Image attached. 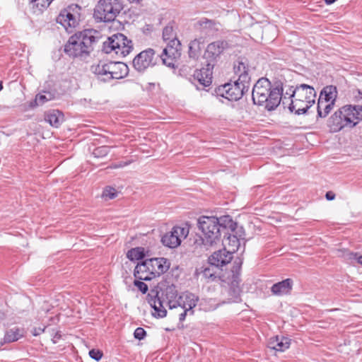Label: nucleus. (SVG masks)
<instances>
[{
    "label": "nucleus",
    "mask_w": 362,
    "mask_h": 362,
    "mask_svg": "<svg viewBox=\"0 0 362 362\" xmlns=\"http://www.w3.org/2000/svg\"><path fill=\"white\" fill-rule=\"evenodd\" d=\"M293 87L289 86L284 93L281 81H277L272 84L267 78H261L253 86L252 98L255 104L264 105L269 111L275 110L281 102L284 107L288 106L289 108L291 100L293 99Z\"/></svg>",
    "instance_id": "nucleus-1"
},
{
    "label": "nucleus",
    "mask_w": 362,
    "mask_h": 362,
    "mask_svg": "<svg viewBox=\"0 0 362 362\" xmlns=\"http://www.w3.org/2000/svg\"><path fill=\"white\" fill-rule=\"evenodd\" d=\"M361 120V105H345L328 118L327 125L330 132H338L345 127H355Z\"/></svg>",
    "instance_id": "nucleus-2"
},
{
    "label": "nucleus",
    "mask_w": 362,
    "mask_h": 362,
    "mask_svg": "<svg viewBox=\"0 0 362 362\" xmlns=\"http://www.w3.org/2000/svg\"><path fill=\"white\" fill-rule=\"evenodd\" d=\"M169 260L164 257L146 259L139 262L134 272L136 279L150 281L165 273L170 268Z\"/></svg>",
    "instance_id": "nucleus-3"
},
{
    "label": "nucleus",
    "mask_w": 362,
    "mask_h": 362,
    "mask_svg": "<svg viewBox=\"0 0 362 362\" xmlns=\"http://www.w3.org/2000/svg\"><path fill=\"white\" fill-rule=\"evenodd\" d=\"M64 52L74 58L87 60L90 53V29H85L71 35L64 46Z\"/></svg>",
    "instance_id": "nucleus-4"
},
{
    "label": "nucleus",
    "mask_w": 362,
    "mask_h": 362,
    "mask_svg": "<svg viewBox=\"0 0 362 362\" xmlns=\"http://www.w3.org/2000/svg\"><path fill=\"white\" fill-rule=\"evenodd\" d=\"M94 80L98 82H108L112 79L125 78L129 74V67L120 62L100 61L97 66L93 67Z\"/></svg>",
    "instance_id": "nucleus-5"
},
{
    "label": "nucleus",
    "mask_w": 362,
    "mask_h": 362,
    "mask_svg": "<svg viewBox=\"0 0 362 362\" xmlns=\"http://www.w3.org/2000/svg\"><path fill=\"white\" fill-rule=\"evenodd\" d=\"M293 99L289 104V110L296 115L305 113L315 103L316 91L308 85L300 84L296 86L293 92Z\"/></svg>",
    "instance_id": "nucleus-6"
},
{
    "label": "nucleus",
    "mask_w": 362,
    "mask_h": 362,
    "mask_svg": "<svg viewBox=\"0 0 362 362\" xmlns=\"http://www.w3.org/2000/svg\"><path fill=\"white\" fill-rule=\"evenodd\" d=\"M197 227L202 233V244L209 247L217 244L221 240V232L218 218L202 216L197 220Z\"/></svg>",
    "instance_id": "nucleus-7"
},
{
    "label": "nucleus",
    "mask_w": 362,
    "mask_h": 362,
    "mask_svg": "<svg viewBox=\"0 0 362 362\" xmlns=\"http://www.w3.org/2000/svg\"><path fill=\"white\" fill-rule=\"evenodd\" d=\"M133 42L124 34L117 33L109 37L103 42V51L107 54L115 53L119 57H124L133 50Z\"/></svg>",
    "instance_id": "nucleus-8"
},
{
    "label": "nucleus",
    "mask_w": 362,
    "mask_h": 362,
    "mask_svg": "<svg viewBox=\"0 0 362 362\" xmlns=\"http://www.w3.org/2000/svg\"><path fill=\"white\" fill-rule=\"evenodd\" d=\"M122 9L121 0H100L94 8L93 16L100 22H112Z\"/></svg>",
    "instance_id": "nucleus-9"
},
{
    "label": "nucleus",
    "mask_w": 362,
    "mask_h": 362,
    "mask_svg": "<svg viewBox=\"0 0 362 362\" xmlns=\"http://www.w3.org/2000/svg\"><path fill=\"white\" fill-rule=\"evenodd\" d=\"M250 85L243 83H240L235 81L233 83H227L220 86L215 89V93L217 96L225 98L228 100L237 101L240 99L245 92H247Z\"/></svg>",
    "instance_id": "nucleus-10"
},
{
    "label": "nucleus",
    "mask_w": 362,
    "mask_h": 362,
    "mask_svg": "<svg viewBox=\"0 0 362 362\" xmlns=\"http://www.w3.org/2000/svg\"><path fill=\"white\" fill-rule=\"evenodd\" d=\"M80 7L76 4H72L61 11L57 17V23L62 25L68 33H71L79 22L78 11Z\"/></svg>",
    "instance_id": "nucleus-11"
},
{
    "label": "nucleus",
    "mask_w": 362,
    "mask_h": 362,
    "mask_svg": "<svg viewBox=\"0 0 362 362\" xmlns=\"http://www.w3.org/2000/svg\"><path fill=\"white\" fill-rule=\"evenodd\" d=\"M159 62V53L152 48H148L139 53L133 59L134 68L139 72H144L148 68Z\"/></svg>",
    "instance_id": "nucleus-12"
},
{
    "label": "nucleus",
    "mask_w": 362,
    "mask_h": 362,
    "mask_svg": "<svg viewBox=\"0 0 362 362\" xmlns=\"http://www.w3.org/2000/svg\"><path fill=\"white\" fill-rule=\"evenodd\" d=\"M199 301V297L189 291L182 293L177 299L176 307L174 309H180L182 312L179 314V321L183 322L186 315H193L194 310Z\"/></svg>",
    "instance_id": "nucleus-13"
},
{
    "label": "nucleus",
    "mask_w": 362,
    "mask_h": 362,
    "mask_svg": "<svg viewBox=\"0 0 362 362\" xmlns=\"http://www.w3.org/2000/svg\"><path fill=\"white\" fill-rule=\"evenodd\" d=\"M173 45H168L162 51L161 54H159V62L166 66L170 69H175L177 66L175 63L177 59L180 57V46L181 44L178 40H174L171 41Z\"/></svg>",
    "instance_id": "nucleus-14"
},
{
    "label": "nucleus",
    "mask_w": 362,
    "mask_h": 362,
    "mask_svg": "<svg viewBox=\"0 0 362 362\" xmlns=\"http://www.w3.org/2000/svg\"><path fill=\"white\" fill-rule=\"evenodd\" d=\"M189 234V227L174 226L172 230L165 233L161 238L162 243L170 248H175L179 246L182 240L185 239Z\"/></svg>",
    "instance_id": "nucleus-15"
},
{
    "label": "nucleus",
    "mask_w": 362,
    "mask_h": 362,
    "mask_svg": "<svg viewBox=\"0 0 362 362\" xmlns=\"http://www.w3.org/2000/svg\"><path fill=\"white\" fill-rule=\"evenodd\" d=\"M229 47L226 40H216L209 43L205 50L204 57L206 59L207 64H212L214 67L217 59Z\"/></svg>",
    "instance_id": "nucleus-16"
},
{
    "label": "nucleus",
    "mask_w": 362,
    "mask_h": 362,
    "mask_svg": "<svg viewBox=\"0 0 362 362\" xmlns=\"http://www.w3.org/2000/svg\"><path fill=\"white\" fill-rule=\"evenodd\" d=\"M213 69L212 64H206L205 67L196 70L193 75L194 81L203 88L209 86L212 83Z\"/></svg>",
    "instance_id": "nucleus-17"
},
{
    "label": "nucleus",
    "mask_w": 362,
    "mask_h": 362,
    "mask_svg": "<svg viewBox=\"0 0 362 362\" xmlns=\"http://www.w3.org/2000/svg\"><path fill=\"white\" fill-rule=\"evenodd\" d=\"M233 69L235 74L238 76L237 81H239L240 83H243L250 85V77L248 74L249 67L246 59L238 58L234 62Z\"/></svg>",
    "instance_id": "nucleus-18"
},
{
    "label": "nucleus",
    "mask_w": 362,
    "mask_h": 362,
    "mask_svg": "<svg viewBox=\"0 0 362 362\" xmlns=\"http://www.w3.org/2000/svg\"><path fill=\"white\" fill-rule=\"evenodd\" d=\"M232 259L233 255L231 252L227 251L226 249L219 250L214 252L209 257V263L211 266L218 268L228 264Z\"/></svg>",
    "instance_id": "nucleus-19"
},
{
    "label": "nucleus",
    "mask_w": 362,
    "mask_h": 362,
    "mask_svg": "<svg viewBox=\"0 0 362 362\" xmlns=\"http://www.w3.org/2000/svg\"><path fill=\"white\" fill-rule=\"evenodd\" d=\"M293 281L291 279H286L277 282L271 288V292L273 295L280 296L291 293L293 288Z\"/></svg>",
    "instance_id": "nucleus-20"
},
{
    "label": "nucleus",
    "mask_w": 362,
    "mask_h": 362,
    "mask_svg": "<svg viewBox=\"0 0 362 362\" xmlns=\"http://www.w3.org/2000/svg\"><path fill=\"white\" fill-rule=\"evenodd\" d=\"M148 302L153 308L154 313L153 315L157 317H164L167 315V310L163 305V301L158 296V293L155 296L148 294L147 296Z\"/></svg>",
    "instance_id": "nucleus-21"
},
{
    "label": "nucleus",
    "mask_w": 362,
    "mask_h": 362,
    "mask_svg": "<svg viewBox=\"0 0 362 362\" xmlns=\"http://www.w3.org/2000/svg\"><path fill=\"white\" fill-rule=\"evenodd\" d=\"M240 279L238 274H233V279L230 282L228 293L232 302H238L240 300L241 288L240 286Z\"/></svg>",
    "instance_id": "nucleus-22"
},
{
    "label": "nucleus",
    "mask_w": 362,
    "mask_h": 362,
    "mask_svg": "<svg viewBox=\"0 0 362 362\" xmlns=\"http://www.w3.org/2000/svg\"><path fill=\"white\" fill-rule=\"evenodd\" d=\"M290 344L288 338L276 336L269 339L268 347L278 351H284L289 348Z\"/></svg>",
    "instance_id": "nucleus-23"
},
{
    "label": "nucleus",
    "mask_w": 362,
    "mask_h": 362,
    "mask_svg": "<svg viewBox=\"0 0 362 362\" xmlns=\"http://www.w3.org/2000/svg\"><path fill=\"white\" fill-rule=\"evenodd\" d=\"M338 95L337 88L335 86L329 85L325 86L320 91L318 99L325 102L336 103Z\"/></svg>",
    "instance_id": "nucleus-24"
},
{
    "label": "nucleus",
    "mask_w": 362,
    "mask_h": 362,
    "mask_svg": "<svg viewBox=\"0 0 362 362\" xmlns=\"http://www.w3.org/2000/svg\"><path fill=\"white\" fill-rule=\"evenodd\" d=\"M45 120L54 127H59L64 120L63 114L56 110H50L45 113Z\"/></svg>",
    "instance_id": "nucleus-25"
},
{
    "label": "nucleus",
    "mask_w": 362,
    "mask_h": 362,
    "mask_svg": "<svg viewBox=\"0 0 362 362\" xmlns=\"http://www.w3.org/2000/svg\"><path fill=\"white\" fill-rule=\"evenodd\" d=\"M204 40L202 37L192 40L189 44L188 54L192 59H197L201 54Z\"/></svg>",
    "instance_id": "nucleus-26"
},
{
    "label": "nucleus",
    "mask_w": 362,
    "mask_h": 362,
    "mask_svg": "<svg viewBox=\"0 0 362 362\" xmlns=\"http://www.w3.org/2000/svg\"><path fill=\"white\" fill-rule=\"evenodd\" d=\"M335 103L330 102H325L322 100L318 99L317 107V117L325 118L333 109Z\"/></svg>",
    "instance_id": "nucleus-27"
},
{
    "label": "nucleus",
    "mask_w": 362,
    "mask_h": 362,
    "mask_svg": "<svg viewBox=\"0 0 362 362\" xmlns=\"http://www.w3.org/2000/svg\"><path fill=\"white\" fill-rule=\"evenodd\" d=\"M164 295L167 300H168V305L170 310L174 309L176 307L177 303V290L175 285H170L166 287L164 291Z\"/></svg>",
    "instance_id": "nucleus-28"
},
{
    "label": "nucleus",
    "mask_w": 362,
    "mask_h": 362,
    "mask_svg": "<svg viewBox=\"0 0 362 362\" xmlns=\"http://www.w3.org/2000/svg\"><path fill=\"white\" fill-rule=\"evenodd\" d=\"M24 336L23 329L18 327H13L8 329L4 337V341L6 343L14 342L20 339Z\"/></svg>",
    "instance_id": "nucleus-29"
},
{
    "label": "nucleus",
    "mask_w": 362,
    "mask_h": 362,
    "mask_svg": "<svg viewBox=\"0 0 362 362\" xmlns=\"http://www.w3.org/2000/svg\"><path fill=\"white\" fill-rule=\"evenodd\" d=\"M219 231L221 233L224 230L229 228L230 230L234 231L237 227V224L234 222L230 216H222L218 218Z\"/></svg>",
    "instance_id": "nucleus-30"
},
{
    "label": "nucleus",
    "mask_w": 362,
    "mask_h": 362,
    "mask_svg": "<svg viewBox=\"0 0 362 362\" xmlns=\"http://www.w3.org/2000/svg\"><path fill=\"white\" fill-rule=\"evenodd\" d=\"M215 269L216 268L214 266H211L210 264L209 267L197 269L196 273L197 274H202L204 279L212 281L216 279V272L215 271Z\"/></svg>",
    "instance_id": "nucleus-31"
},
{
    "label": "nucleus",
    "mask_w": 362,
    "mask_h": 362,
    "mask_svg": "<svg viewBox=\"0 0 362 362\" xmlns=\"http://www.w3.org/2000/svg\"><path fill=\"white\" fill-rule=\"evenodd\" d=\"M145 256V250L141 247L132 248L127 254V258L131 261L142 259Z\"/></svg>",
    "instance_id": "nucleus-32"
},
{
    "label": "nucleus",
    "mask_w": 362,
    "mask_h": 362,
    "mask_svg": "<svg viewBox=\"0 0 362 362\" xmlns=\"http://www.w3.org/2000/svg\"><path fill=\"white\" fill-rule=\"evenodd\" d=\"M163 38L165 41L170 40L169 45H173L171 43L172 40H177L175 37V35L174 34L173 28L171 25H166L163 30Z\"/></svg>",
    "instance_id": "nucleus-33"
},
{
    "label": "nucleus",
    "mask_w": 362,
    "mask_h": 362,
    "mask_svg": "<svg viewBox=\"0 0 362 362\" xmlns=\"http://www.w3.org/2000/svg\"><path fill=\"white\" fill-rule=\"evenodd\" d=\"M54 98V95L50 92H44L39 93L35 96V103L37 105H42L45 103L49 101Z\"/></svg>",
    "instance_id": "nucleus-34"
},
{
    "label": "nucleus",
    "mask_w": 362,
    "mask_h": 362,
    "mask_svg": "<svg viewBox=\"0 0 362 362\" xmlns=\"http://www.w3.org/2000/svg\"><path fill=\"white\" fill-rule=\"evenodd\" d=\"M117 195V192L116 189L111 187H107L103 192L102 197L105 199H113Z\"/></svg>",
    "instance_id": "nucleus-35"
},
{
    "label": "nucleus",
    "mask_w": 362,
    "mask_h": 362,
    "mask_svg": "<svg viewBox=\"0 0 362 362\" xmlns=\"http://www.w3.org/2000/svg\"><path fill=\"white\" fill-rule=\"evenodd\" d=\"M109 152V149L107 146H103L98 148H95L94 151L92 152V155L94 158H103L107 155Z\"/></svg>",
    "instance_id": "nucleus-36"
},
{
    "label": "nucleus",
    "mask_w": 362,
    "mask_h": 362,
    "mask_svg": "<svg viewBox=\"0 0 362 362\" xmlns=\"http://www.w3.org/2000/svg\"><path fill=\"white\" fill-rule=\"evenodd\" d=\"M199 25L204 28H212L216 25V22L207 18H202L198 22Z\"/></svg>",
    "instance_id": "nucleus-37"
},
{
    "label": "nucleus",
    "mask_w": 362,
    "mask_h": 362,
    "mask_svg": "<svg viewBox=\"0 0 362 362\" xmlns=\"http://www.w3.org/2000/svg\"><path fill=\"white\" fill-rule=\"evenodd\" d=\"M142 280H140L139 279H136L134 281V285L138 288V289L142 293H146L148 291V286L144 282L141 281Z\"/></svg>",
    "instance_id": "nucleus-38"
},
{
    "label": "nucleus",
    "mask_w": 362,
    "mask_h": 362,
    "mask_svg": "<svg viewBox=\"0 0 362 362\" xmlns=\"http://www.w3.org/2000/svg\"><path fill=\"white\" fill-rule=\"evenodd\" d=\"M146 335V332L142 327H137L134 332V337L139 340L144 339Z\"/></svg>",
    "instance_id": "nucleus-39"
},
{
    "label": "nucleus",
    "mask_w": 362,
    "mask_h": 362,
    "mask_svg": "<svg viewBox=\"0 0 362 362\" xmlns=\"http://www.w3.org/2000/svg\"><path fill=\"white\" fill-rule=\"evenodd\" d=\"M103 356V351L99 349H92V359L100 361Z\"/></svg>",
    "instance_id": "nucleus-40"
},
{
    "label": "nucleus",
    "mask_w": 362,
    "mask_h": 362,
    "mask_svg": "<svg viewBox=\"0 0 362 362\" xmlns=\"http://www.w3.org/2000/svg\"><path fill=\"white\" fill-rule=\"evenodd\" d=\"M352 94L355 101L358 102L362 100V92L360 90H354Z\"/></svg>",
    "instance_id": "nucleus-41"
},
{
    "label": "nucleus",
    "mask_w": 362,
    "mask_h": 362,
    "mask_svg": "<svg viewBox=\"0 0 362 362\" xmlns=\"http://www.w3.org/2000/svg\"><path fill=\"white\" fill-rule=\"evenodd\" d=\"M45 327L42 328V327H34L31 332L33 334V336H38L40 334H41L42 333H43L45 330Z\"/></svg>",
    "instance_id": "nucleus-42"
},
{
    "label": "nucleus",
    "mask_w": 362,
    "mask_h": 362,
    "mask_svg": "<svg viewBox=\"0 0 362 362\" xmlns=\"http://www.w3.org/2000/svg\"><path fill=\"white\" fill-rule=\"evenodd\" d=\"M325 197L329 201L334 200L335 198V194L332 191H329L326 193Z\"/></svg>",
    "instance_id": "nucleus-43"
},
{
    "label": "nucleus",
    "mask_w": 362,
    "mask_h": 362,
    "mask_svg": "<svg viewBox=\"0 0 362 362\" xmlns=\"http://www.w3.org/2000/svg\"><path fill=\"white\" fill-rule=\"evenodd\" d=\"M61 337V334H59V332H57L52 337V341L54 344H56L57 343L58 340L60 339Z\"/></svg>",
    "instance_id": "nucleus-44"
},
{
    "label": "nucleus",
    "mask_w": 362,
    "mask_h": 362,
    "mask_svg": "<svg viewBox=\"0 0 362 362\" xmlns=\"http://www.w3.org/2000/svg\"><path fill=\"white\" fill-rule=\"evenodd\" d=\"M234 264H235V266L233 267L235 269V272H237L238 270H240V266L242 264V262L240 259H239L238 262H237L236 260L234 262ZM233 272H234V271L233 270Z\"/></svg>",
    "instance_id": "nucleus-45"
},
{
    "label": "nucleus",
    "mask_w": 362,
    "mask_h": 362,
    "mask_svg": "<svg viewBox=\"0 0 362 362\" xmlns=\"http://www.w3.org/2000/svg\"><path fill=\"white\" fill-rule=\"evenodd\" d=\"M233 242L234 243V246L238 247L239 245V240L237 239V238L235 236H233Z\"/></svg>",
    "instance_id": "nucleus-46"
},
{
    "label": "nucleus",
    "mask_w": 362,
    "mask_h": 362,
    "mask_svg": "<svg viewBox=\"0 0 362 362\" xmlns=\"http://www.w3.org/2000/svg\"><path fill=\"white\" fill-rule=\"evenodd\" d=\"M337 0H325V2L327 5H330L333 3H334Z\"/></svg>",
    "instance_id": "nucleus-47"
},
{
    "label": "nucleus",
    "mask_w": 362,
    "mask_h": 362,
    "mask_svg": "<svg viewBox=\"0 0 362 362\" xmlns=\"http://www.w3.org/2000/svg\"><path fill=\"white\" fill-rule=\"evenodd\" d=\"M357 262H358L359 264H362V255H361V256H359V257H358V259H357Z\"/></svg>",
    "instance_id": "nucleus-48"
},
{
    "label": "nucleus",
    "mask_w": 362,
    "mask_h": 362,
    "mask_svg": "<svg viewBox=\"0 0 362 362\" xmlns=\"http://www.w3.org/2000/svg\"><path fill=\"white\" fill-rule=\"evenodd\" d=\"M175 310V314H177L179 316V314L182 312L180 309H174Z\"/></svg>",
    "instance_id": "nucleus-49"
},
{
    "label": "nucleus",
    "mask_w": 362,
    "mask_h": 362,
    "mask_svg": "<svg viewBox=\"0 0 362 362\" xmlns=\"http://www.w3.org/2000/svg\"><path fill=\"white\" fill-rule=\"evenodd\" d=\"M3 89V83L0 81V91Z\"/></svg>",
    "instance_id": "nucleus-50"
},
{
    "label": "nucleus",
    "mask_w": 362,
    "mask_h": 362,
    "mask_svg": "<svg viewBox=\"0 0 362 362\" xmlns=\"http://www.w3.org/2000/svg\"><path fill=\"white\" fill-rule=\"evenodd\" d=\"M130 2H139V0H129Z\"/></svg>",
    "instance_id": "nucleus-51"
},
{
    "label": "nucleus",
    "mask_w": 362,
    "mask_h": 362,
    "mask_svg": "<svg viewBox=\"0 0 362 362\" xmlns=\"http://www.w3.org/2000/svg\"><path fill=\"white\" fill-rule=\"evenodd\" d=\"M88 355L90 356V350L88 351Z\"/></svg>",
    "instance_id": "nucleus-52"
}]
</instances>
